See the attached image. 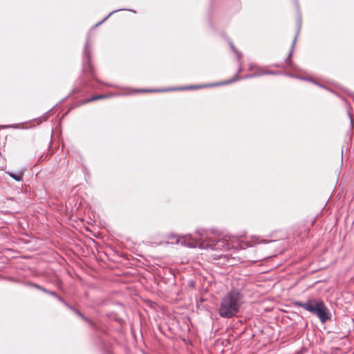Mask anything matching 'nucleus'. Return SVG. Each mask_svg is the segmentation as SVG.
<instances>
[{"label":"nucleus","instance_id":"nucleus-1","mask_svg":"<svg viewBox=\"0 0 354 354\" xmlns=\"http://www.w3.org/2000/svg\"><path fill=\"white\" fill-rule=\"evenodd\" d=\"M243 303L242 295L239 291L232 290L221 299L218 314L223 318H231L236 316Z\"/></svg>","mask_w":354,"mask_h":354},{"label":"nucleus","instance_id":"nucleus-2","mask_svg":"<svg viewBox=\"0 0 354 354\" xmlns=\"http://www.w3.org/2000/svg\"><path fill=\"white\" fill-rule=\"evenodd\" d=\"M201 240L202 242L199 245L200 248L211 249L212 250H228L231 248L245 249L247 247H252L254 244L265 242L264 240H261L259 237L256 236H251L252 243H243L238 241L236 242H230V241L226 239H218L216 241H212L209 243H205L202 237Z\"/></svg>","mask_w":354,"mask_h":354},{"label":"nucleus","instance_id":"nucleus-3","mask_svg":"<svg viewBox=\"0 0 354 354\" xmlns=\"http://www.w3.org/2000/svg\"><path fill=\"white\" fill-rule=\"evenodd\" d=\"M295 304L315 315L322 323L330 319L328 309L321 299H309L306 302L297 301Z\"/></svg>","mask_w":354,"mask_h":354},{"label":"nucleus","instance_id":"nucleus-4","mask_svg":"<svg viewBox=\"0 0 354 354\" xmlns=\"http://www.w3.org/2000/svg\"><path fill=\"white\" fill-rule=\"evenodd\" d=\"M202 87H204V86H187V87L179 88L178 89H192V88H202ZM176 88H165V89H161V90H155L154 91H173V90H176ZM142 91L148 92L149 91V90H143Z\"/></svg>","mask_w":354,"mask_h":354},{"label":"nucleus","instance_id":"nucleus-5","mask_svg":"<svg viewBox=\"0 0 354 354\" xmlns=\"http://www.w3.org/2000/svg\"><path fill=\"white\" fill-rule=\"evenodd\" d=\"M23 175L24 172L21 171H19L15 174L9 173V176L16 181H21L23 180Z\"/></svg>","mask_w":354,"mask_h":354},{"label":"nucleus","instance_id":"nucleus-6","mask_svg":"<svg viewBox=\"0 0 354 354\" xmlns=\"http://www.w3.org/2000/svg\"><path fill=\"white\" fill-rule=\"evenodd\" d=\"M111 95H110L111 96ZM109 95H95L93 97H91L90 98H88L85 100V102H90L94 100H100V99H104L109 97Z\"/></svg>","mask_w":354,"mask_h":354},{"label":"nucleus","instance_id":"nucleus-7","mask_svg":"<svg viewBox=\"0 0 354 354\" xmlns=\"http://www.w3.org/2000/svg\"><path fill=\"white\" fill-rule=\"evenodd\" d=\"M301 17H299V20H298V30H297V35L293 40V42H292V46H294V45L296 43V41H297V35L299 34V32L300 30V28H301Z\"/></svg>","mask_w":354,"mask_h":354},{"label":"nucleus","instance_id":"nucleus-8","mask_svg":"<svg viewBox=\"0 0 354 354\" xmlns=\"http://www.w3.org/2000/svg\"><path fill=\"white\" fill-rule=\"evenodd\" d=\"M37 288H39V290H42L43 292H46L47 294H49L52 296H56V293L55 292H52V291H50V290H48L39 286H35Z\"/></svg>","mask_w":354,"mask_h":354},{"label":"nucleus","instance_id":"nucleus-9","mask_svg":"<svg viewBox=\"0 0 354 354\" xmlns=\"http://www.w3.org/2000/svg\"><path fill=\"white\" fill-rule=\"evenodd\" d=\"M84 53H85L86 55L87 56V58L88 59L89 58V53H89V44H88V42H86V44Z\"/></svg>","mask_w":354,"mask_h":354},{"label":"nucleus","instance_id":"nucleus-10","mask_svg":"<svg viewBox=\"0 0 354 354\" xmlns=\"http://www.w3.org/2000/svg\"><path fill=\"white\" fill-rule=\"evenodd\" d=\"M116 12H118V10H114V11L111 12V13H109V15L106 17H105L102 21L97 23L95 25V26H97L102 24L104 21H106L108 19L109 17H110L113 13Z\"/></svg>","mask_w":354,"mask_h":354},{"label":"nucleus","instance_id":"nucleus-11","mask_svg":"<svg viewBox=\"0 0 354 354\" xmlns=\"http://www.w3.org/2000/svg\"><path fill=\"white\" fill-rule=\"evenodd\" d=\"M236 80V77L232 79V80H230L227 82H223V83H218V84H216L215 85H221V84H230V83H232V82H234L235 80Z\"/></svg>","mask_w":354,"mask_h":354},{"label":"nucleus","instance_id":"nucleus-12","mask_svg":"<svg viewBox=\"0 0 354 354\" xmlns=\"http://www.w3.org/2000/svg\"><path fill=\"white\" fill-rule=\"evenodd\" d=\"M231 48L236 53L238 59L240 60L241 58V54L240 53L236 51L234 46L233 45H231Z\"/></svg>","mask_w":354,"mask_h":354},{"label":"nucleus","instance_id":"nucleus-13","mask_svg":"<svg viewBox=\"0 0 354 354\" xmlns=\"http://www.w3.org/2000/svg\"><path fill=\"white\" fill-rule=\"evenodd\" d=\"M266 73H269V74H273V73L272 72H263V73H261L259 74H257V75H263V74H266ZM254 75H250V76H247V77H252ZM254 76H257V75H255Z\"/></svg>","mask_w":354,"mask_h":354},{"label":"nucleus","instance_id":"nucleus-14","mask_svg":"<svg viewBox=\"0 0 354 354\" xmlns=\"http://www.w3.org/2000/svg\"><path fill=\"white\" fill-rule=\"evenodd\" d=\"M54 297H56L59 301L64 302V300L62 299V298L61 297L58 296L57 294H56V296H54Z\"/></svg>","mask_w":354,"mask_h":354},{"label":"nucleus","instance_id":"nucleus-15","mask_svg":"<svg viewBox=\"0 0 354 354\" xmlns=\"http://www.w3.org/2000/svg\"><path fill=\"white\" fill-rule=\"evenodd\" d=\"M188 245H189V247L193 248V247H196V243H189Z\"/></svg>","mask_w":354,"mask_h":354},{"label":"nucleus","instance_id":"nucleus-16","mask_svg":"<svg viewBox=\"0 0 354 354\" xmlns=\"http://www.w3.org/2000/svg\"><path fill=\"white\" fill-rule=\"evenodd\" d=\"M84 71H88V68H86V66H84Z\"/></svg>","mask_w":354,"mask_h":354},{"label":"nucleus","instance_id":"nucleus-17","mask_svg":"<svg viewBox=\"0 0 354 354\" xmlns=\"http://www.w3.org/2000/svg\"><path fill=\"white\" fill-rule=\"evenodd\" d=\"M178 241H179L178 239H176V241H175V243H178Z\"/></svg>","mask_w":354,"mask_h":354},{"label":"nucleus","instance_id":"nucleus-18","mask_svg":"<svg viewBox=\"0 0 354 354\" xmlns=\"http://www.w3.org/2000/svg\"><path fill=\"white\" fill-rule=\"evenodd\" d=\"M77 314L80 315V316H82V315L79 313V312H76Z\"/></svg>","mask_w":354,"mask_h":354}]
</instances>
